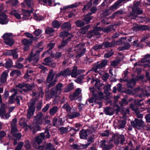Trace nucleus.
Masks as SVG:
<instances>
[{"label":"nucleus","mask_w":150,"mask_h":150,"mask_svg":"<svg viewBox=\"0 0 150 150\" xmlns=\"http://www.w3.org/2000/svg\"><path fill=\"white\" fill-rule=\"evenodd\" d=\"M43 49L41 48L40 50L37 49L36 47L33 48L31 52L30 56L28 58H26L25 61H28L30 62L35 65L38 61L39 56V54L40 52Z\"/></svg>","instance_id":"nucleus-1"},{"label":"nucleus","mask_w":150,"mask_h":150,"mask_svg":"<svg viewBox=\"0 0 150 150\" xmlns=\"http://www.w3.org/2000/svg\"><path fill=\"white\" fill-rule=\"evenodd\" d=\"M107 60H104L99 64L96 65L93 67V69L95 72H98V73L100 75L102 76V79L104 81H106L109 77V75L108 73H105L103 71H100L98 70V69H101L105 66L107 64Z\"/></svg>","instance_id":"nucleus-2"},{"label":"nucleus","mask_w":150,"mask_h":150,"mask_svg":"<svg viewBox=\"0 0 150 150\" xmlns=\"http://www.w3.org/2000/svg\"><path fill=\"white\" fill-rule=\"evenodd\" d=\"M63 87L64 85L62 83H58L55 88H53L51 89L48 97L55 98L62 92Z\"/></svg>","instance_id":"nucleus-3"},{"label":"nucleus","mask_w":150,"mask_h":150,"mask_svg":"<svg viewBox=\"0 0 150 150\" xmlns=\"http://www.w3.org/2000/svg\"><path fill=\"white\" fill-rule=\"evenodd\" d=\"M43 115L42 112H39L35 117L33 120V125L35 126L34 128L35 130H39L40 127L39 125H41L43 123L44 119L43 117Z\"/></svg>","instance_id":"nucleus-4"},{"label":"nucleus","mask_w":150,"mask_h":150,"mask_svg":"<svg viewBox=\"0 0 150 150\" xmlns=\"http://www.w3.org/2000/svg\"><path fill=\"white\" fill-rule=\"evenodd\" d=\"M15 108V107L12 106L9 108V112L6 114L5 107L4 105H2L0 108V116L1 118L8 119L10 116V113Z\"/></svg>","instance_id":"nucleus-5"},{"label":"nucleus","mask_w":150,"mask_h":150,"mask_svg":"<svg viewBox=\"0 0 150 150\" xmlns=\"http://www.w3.org/2000/svg\"><path fill=\"white\" fill-rule=\"evenodd\" d=\"M113 29L112 25H111L104 29L100 27H95L93 29V32H91V35L92 36L93 33L95 34L96 35H100V32L101 31H103L104 32H109Z\"/></svg>","instance_id":"nucleus-6"},{"label":"nucleus","mask_w":150,"mask_h":150,"mask_svg":"<svg viewBox=\"0 0 150 150\" xmlns=\"http://www.w3.org/2000/svg\"><path fill=\"white\" fill-rule=\"evenodd\" d=\"M140 4V3L139 1L134 2V5L132 9V13H130V16H133L134 17H136L137 15L141 14L143 11L141 10L138 7Z\"/></svg>","instance_id":"nucleus-7"},{"label":"nucleus","mask_w":150,"mask_h":150,"mask_svg":"<svg viewBox=\"0 0 150 150\" xmlns=\"http://www.w3.org/2000/svg\"><path fill=\"white\" fill-rule=\"evenodd\" d=\"M125 40V38H122L117 42H115V40L112 41L111 42L106 41L103 43L102 44L103 46H104L105 47H112L117 45L122 44Z\"/></svg>","instance_id":"nucleus-8"},{"label":"nucleus","mask_w":150,"mask_h":150,"mask_svg":"<svg viewBox=\"0 0 150 150\" xmlns=\"http://www.w3.org/2000/svg\"><path fill=\"white\" fill-rule=\"evenodd\" d=\"M13 34L11 33H5L3 36L4 40V42L7 45L10 46L12 45L14 43V41L12 39Z\"/></svg>","instance_id":"nucleus-9"},{"label":"nucleus","mask_w":150,"mask_h":150,"mask_svg":"<svg viewBox=\"0 0 150 150\" xmlns=\"http://www.w3.org/2000/svg\"><path fill=\"white\" fill-rule=\"evenodd\" d=\"M131 125L134 128L140 129L145 126L144 122L141 120L135 119L134 121L131 122Z\"/></svg>","instance_id":"nucleus-10"},{"label":"nucleus","mask_w":150,"mask_h":150,"mask_svg":"<svg viewBox=\"0 0 150 150\" xmlns=\"http://www.w3.org/2000/svg\"><path fill=\"white\" fill-rule=\"evenodd\" d=\"M120 6V4L118 1H116L113 5L109 7L108 9H106L105 10L104 13V15L106 16L109 15L110 13V11H111L112 12L116 10Z\"/></svg>","instance_id":"nucleus-11"},{"label":"nucleus","mask_w":150,"mask_h":150,"mask_svg":"<svg viewBox=\"0 0 150 150\" xmlns=\"http://www.w3.org/2000/svg\"><path fill=\"white\" fill-rule=\"evenodd\" d=\"M91 91L96 102L97 100H100L101 99L103 98V93L102 92H97L94 88H91Z\"/></svg>","instance_id":"nucleus-12"},{"label":"nucleus","mask_w":150,"mask_h":150,"mask_svg":"<svg viewBox=\"0 0 150 150\" xmlns=\"http://www.w3.org/2000/svg\"><path fill=\"white\" fill-rule=\"evenodd\" d=\"M54 74L55 73L53 72V70L51 69L50 70V73L47 79V82L50 83L48 85L49 87H50L54 85L57 82L56 80H54L51 82L54 77Z\"/></svg>","instance_id":"nucleus-13"},{"label":"nucleus","mask_w":150,"mask_h":150,"mask_svg":"<svg viewBox=\"0 0 150 150\" xmlns=\"http://www.w3.org/2000/svg\"><path fill=\"white\" fill-rule=\"evenodd\" d=\"M84 45L82 44H79L75 47V50L76 52V57L77 58L81 57L83 55Z\"/></svg>","instance_id":"nucleus-14"},{"label":"nucleus","mask_w":150,"mask_h":150,"mask_svg":"<svg viewBox=\"0 0 150 150\" xmlns=\"http://www.w3.org/2000/svg\"><path fill=\"white\" fill-rule=\"evenodd\" d=\"M120 139L121 140V143L122 144L125 140L124 136L117 134L114 135L112 136V141H114L115 144H118Z\"/></svg>","instance_id":"nucleus-15"},{"label":"nucleus","mask_w":150,"mask_h":150,"mask_svg":"<svg viewBox=\"0 0 150 150\" xmlns=\"http://www.w3.org/2000/svg\"><path fill=\"white\" fill-rule=\"evenodd\" d=\"M113 146L112 144L108 145L105 140L101 141L100 142V146L103 147V150H109L113 147Z\"/></svg>","instance_id":"nucleus-16"},{"label":"nucleus","mask_w":150,"mask_h":150,"mask_svg":"<svg viewBox=\"0 0 150 150\" xmlns=\"http://www.w3.org/2000/svg\"><path fill=\"white\" fill-rule=\"evenodd\" d=\"M28 106L29 108L28 110L27 117L28 118L30 119L34 114L35 108L33 104H31L30 103H29Z\"/></svg>","instance_id":"nucleus-17"},{"label":"nucleus","mask_w":150,"mask_h":150,"mask_svg":"<svg viewBox=\"0 0 150 150\" xmlns=\"http://www.w3.org/2000/svg\"><path fill=\"white\" fill-rule=\"evenodd\" d=\"M97 10V9L96 7H93L91 9L90 11L92 13H89L88 15H86V16H85V23H89L91 19V18L90 15H91L92 13H95Z\"/></svg>","instance_id":"nucleus-18"},{"label":"nucleus","mask_w":150,"mask_h":150,"mask_svg":"<svg viewBox=\"0 0 150 150\" xmlns=\"http://www.w3.org/2000/svg\"><path fill=\"white\" fill-rule=\"evenodd\" d=\"M0 24H7L9 20L7 18V16L4 13H0Z\"/></svg>","instance_id":"nucleus-19"},{"label":"nucleus","mask_w":150,"mask_h":150,"mask_svg":"<svg viewBox=\"0 0 150 150\" xmlns=\"http://www.w3.org/2000/svg\"><path fill=\"white\" fill-rule=\"evenodd\" d=\"M4 55H12L14 59H17L18 57V54L16 50H10L4 53Z\"/></svg>","instance_id":"nucleus-20"},{"label":"nucleus","mask_w":150,"mask_h":150,"mask_svg":"<svg viewBox=\"0 0 150 150\" xmlns=\"http://www.w3.org/2000/svg\"><path fill=\"white\" fill-rule=\"evenodd\" d=\"M121 82H122V81H125L127 82V86L128 87L132 88L135 85L136 83V80L134 79H132L131 80L128 81V80L126 79H120Z\"/></svg>","instance_id":"nucleus-21"},{"label":"nucleus","mask_w":150,"mask_h":150,"mask_svg":"<svg viewBox=\"0 0 150 150\" xmlns=\"http://www.w3.org/2000/svg\"><path fill=\"white\" fill-rule=\"evenodd\" d=\"M80 4V2H76L71 5L65 6L63 8H61L60 9L61 10L65 11L67 9L76 8Z\"/></svg>","instance_id":"nucleus-22"},{"label":"nucleus","mask_w":150,"mask_h":150,"mask_svg":"<svg viewBox=\"0 0 150 150\" xmlns=\"http://www.w3.org/2000/svg\"><path fill=\"white\" fill-rule=\"evenodd\" d=\"M17 122V120L15 118L13 119L12 121L11 122V126L12 127L11 132L12 133H14L18 131L16 127Z\"/></svg>","instance_id":"nucleus-23"},{"label":"nucleus","mask_w":150,"mask_h":150,"mask_svg":"<svg viewBox=\"0 0 150 150\" xmlns=\"http://www.w3.org/2000/svg\"><path fill=\"white\" fill-rule=\"evenodd\" d=\"M83 72V70H79L77 71V68L76 67H74L72 70V71L71 73V75L72 77H75L78 74H79Z\"/></svg>","instance_id":"nucleus-24"},{"label":"nucleus","mask_w":150,"mask_h":150,"mask_svg":"<svg viewBox=\"0 0 150 150\" xmlns=\"http://www.w3.org/2000/svg\"><path fill=\"white\" fill-rule=\"evenodd\" d=\"M45 137L44 133H41L40 135L36 137L35 140V143L39 144L42 142V140L44 139Z\"/></svg>","instance_id":"nucleus-25"},{"label":"nucleus","mask_w":150,"mask_h":150,"mask_svg":"<svg viewBox=\"0 0 150 150\" xmlns=\"http://www.w3.org/2000/svg\"><path fill=\"white\" fill-rule=\"evenodd\" d=\"M149 46L150 47V43L149 45ZM150 58V54H147L145 55L144 57V58L141 60L140 61L134 64V66H141L142 64H141V63H144L147 61L146 59Z\"/></svg>","instance_id":"nucleus-26"},{"label":"nucleus","mask_w":150,"mask_h":150,"mask_svg":"<svg viewBox=\"0 0 150 150\" xmlns=\"http://www.w3.org/2000/svg\"><path fill=\"white\" fill-rule=\"evenodd\" d=\"M27 121V120L26 119L22 117L20 119L19 124L20 125L27 129L29 127V126L26 123Z\"/></svg>","instance_id":"nucleus-27"},{"label":"nucleus","mask_w":150,"mask_h":150,"mask_svg":"<svg viewBox=\"0 0 150 150\" xmlns=\"http://www.w3.org/2000/svg\"><path fill=\"white\" fill-rule=\"evenodd\" d=\"M22 11L24 13L23 15V19L24 20L28 19L30 14L33 12L32 10H26L22 9Z\"/></svg>","instance_id":"nucleus-28"},{"label":"nucleus","mask_w":150,"mask_h":150,"mask_svg":"<svg viewBox=\"0 0 150 150\" xmlns=\"http://www.w3.org/2000/svg\"><path fill=\"white\" fill-rule=\"evenodd\" d=\"M104 112L106 115H110L114 114V110L111 108L107 107L105 108Z\"/></svg>","instance_id":"nucleus-29"},{"label":"nucleus","mask_w":150,"mask_h":150,"mask_svg":"<svg viewBox=\"0 0 150 150\" xmlns=\"http://www.w3.org/2000/svg\"><path fill=\"white\" fill-rule=\"evenodd\" d=\"M67 115L69 118L72 119L79 116L80 114L76 112H74L69 113Z\"/></svg>","instance_id":"nucleus-30"},{"label":"nucleus","mask_w":150,"mask_h":150,"mask_svg":"<svg viewBox=\"0 0 150 150\" xmlns=\"http://www.w3.org/2000/svg\"><path fill=\"white\" fill-rule=\"evenodd\" d=\"M71 127H68L67 128L61 127L59 129V130L60 132L62 134H64L67 133L69 130H71Z\"/></svg>","instance_id":"nucleus-31"},{"label":"nucleus","mask_w":150,"mask_h":150,"mask_svg":"<svg viewBox=\"0 0 150 150\" xmlns=\"http://www.w3.org/2000/svg\"><path fill=\"white\" fill-rule=\"evenodd\" d=\"M10 13L11 15H13L18 19H20L21 18V14L17 10H13Z\"/></svg>","instance_id":"nucleus-32"},{"label":"nucleus","mask_w":150,"mask_h":150,"mask_svg":"<svg viewBox=\"0 0 150 150\" xmlns=\"http://www.w3.org/2000/svg\"><path fill=\"white\" fill-rule=\"evenodd\" d=\"M70 146L74 149H77L80 150L81 149H83L84 148V145H77L74 144L71 145Z\"/></svg>","instance_id":"nucleus-33"},{"label":"nucleus","mask_w":150,"mask_h":150,"mask_svg":"<svg viewBox=\"0 0 150 150\" xmlns=\"http://www.w3.org/2000/svg\"><path fill=\"white\" fill-rule=\"evenodd\" d=\"M21 74V73L18 70H15L13 71L10 73L11 76H19Z\"/></svg>","instance_id":"nucleus-34"},{"label":"nucleus","mask_w":150,"mask_h":150,"mask_svg":"<svg viewBox=\"0 0 150 150\" xmlns=\"http://www.w3.org/2000/svg\"><path fill=\"white\" fill-rule=\"evenodd\" d=\"M7 76V73H6V71H4L1 77V82L2 83H4L6 82Z\"/></svg>","instance_id":"nucleus-35"},{"label":"nucleus","mask_w":150,"mask_h":150,"mask_svg":"<svg viewBox=\"0 0 150 150\" xmlns=\"http://www.w3.org/2000/svg\"><path fill=\"white\" fill-rule=\"evenodd\" d=\"M23 44L24 45L30 46L32 43V40L30 39H24L22 41Z\"/></svg>","instance_id":"nucleus-36"},{"label":"nucleus","mask_w":150,"mask_h":150,"mask_svg":"<svg viewBox=\"0 0 150 150\" xmlns=\"http://www.w3.org/2000/svg\"><path fill=\"white\" fill-rule=\"evenodd\" d=\"M44 93L41 88L40 89V91L39 93H33L32 95L33 96H38L39 97L42 98L44 96Z\"/></svg>","instance_id":"nucleus-37"},{"label":"nucleus","mask_w":150,"mask_h":150,"mask_svg":"<svg viewBox=\"0 0 150 150\" xmlns=\"http://www.w3.org/2000/svg\"><path fill=\"white\" fill-rule=\"evenodd\" d=\"M74 88V85L72 83H71L69 85L65 88L64 91L66 92H69Z\"/></svg>","instance_id":"nucleus-38"},{"label":"nucleus","mask_w":150,"mask_h":150,"mask_svg":"<svg viewBox=\"0 0 150 150\" xmlns=\"http://www.w3.org/2000/svg\"><path fill=\"white\" fill-rule=\"evenodd\" d=\"M61 72H62V76H64L70 75L71 73V71L68 69H64Z\"/></svg>","instance_id":"nucleus-39"},{"label":"nucleus","mask_w":150,"mask_h":150,"mask_svg":"<svg viewBox=\"0 0 150 150\" xmlns=\"http://www.w3.org/2000/svg\"><path fill=\"white\" fill-rule=\"evenodd\" d=\"M126 123L125 120H120L118 121V129L123 128L124 127Z\"/></svg>","instance_id":"nucleus-40"},{"label":"nucleus","mask_w":150,"mask_h":150,"mask_svg":"<svg viewBox=\"0 0 150 150\" xmlns=\"http://www.w3.org/2000/svg\"><path fill=\"white\" fill-rule=\"evenodd\" d=\"M62 28V29L66 28L69 30L71 28V25L69 22H66L63 25Z\"/></svg>","instance_id":"nucleus-41"},{"label":"nucleus","mask_w":150,"mask_h":150,"mask_svg":"<svg viewBox=\"0 0 150 150\" xmlns=\"http://www.w3.org/2000/svg\"><path fill=\"white\" fill-rule=\"evenodd\" d=\"M58 108L57 107H54L50 110V113L51 115H54L57 111Z\"/></svg>","instance_id":"nucleus-42"},{"label":"nucleus","mask_w":150,"mask_h":150,"mask_svg":"<svg viewBox=\"0 0 150 150\" xmlns=\"http://www.w3.org/2000/svg\"><path fill=\"white\" fill-rule=\"evenodd\" d=\"M25 84H19L17 86V89L19 92H22L23 91V88H25Z\"/></svg>","instance_id":"nucleus-43"},{"label":"nucleus","mask_w":150,"mask_h":150,"mask_svg":"<svg viewBox=\"0 0 150 150\" xmlns=\"http://www.w3.org/2000/svg\"><path fill=\"white\" fill-rule=\"evenodd\" d=\"M32 86L29 84H25V88H23V91L26 92L32 89Z\"/></svg>","instance_id":"nucleus-44"},{"label":"nucleus","mask_w":150,"mask_h":150,"mask_svg":"<svg viewBox=\"0 0 150 150\" xmlns=\"http://www.w3.org/2000/svg\"><path fill=\"white\" fill-rule=\"evenodd\" d=\"M76 24L77 26L80 27H81L83 26H84V22L83 21L80 20L77 21L76 22Z\"/></svg>","instance_id":"nucleus-45"},{"label":"nucleus","mask_w":150,"mask_h":150,"mask_svg":"<svg viewBox=\"0 0 150 150\" xmlns=\"http://www.w3.org/2000/svg\"><path fill=\"white\" fill-rule=\"evenodd\" d=\"M23 145V142H20L18 143L17 146L15 148V150H21Z\"/></svg>","instance_id":"nucleus-46"},{"label":"nucleus","mask_w":150,"mask_h":150,"mask_svg":"<svg viewBox=\"0 0 150 150\" xmlns=\"http://www.w3.org/2000/svg\"><path fill=\"white\" fill-rule=\"evenodd\" d=\"M52 25L55 28H58L60 27V24L58 21H55L52 22Z\"/></svg>","instance_id":"nucleus-47"},{"label":"nucleus","mask_w":150,"mask_h":150,"mask_svg":"<svg viewBox=\"0 0 150 150\" xmlns=\"http://www.w3.org/2000/svg\"><path fill=\"white\" fill-rule=\"evenodd\" d=\"M46 149L48 150H56L52 144L51 143L48 144L46 145Z\"/></svg>","instance_id":"nucleus-48"},{"label":"nucleus","mask_w":150,"mask_h":150,"mask_svg":"<svg viewBox=\"0 0 150 150\" xmlns=\"http://www.w3.org/2000/svg\"><path fill=\"white\" fill-rule=\"evenodd\" d=\"M125 47H121L119 48V49L120 50H123L127 49L129 48L130 47V45L129 44L127 43H125Z\"/></svg>","instance_id":"nucleus-49"},{"label":"nucleus","mask_w":150,"mask_h":150,"mask_svg":"<svg viewBox=\"0 0 150 150\" xmlns=\"http://www.w3.org/2000/svg\"><path fill=\"white\" fill-rule=\"evenodd\" d=\"M67 112H69L71 109V107L67 104H64L62 107Z\"/></svg>","instance_id":"nucleus-50"},{"label":"nucleus","mask_w":150,"mask_h":150,"mask_svg":"<svg viewBox=\"0 0 150 150\" xmlns=\"http://www.w3.org/2000/svg\"><path fill=\"white\" fill-rule=\"evenodd\" d=\"M45 31L47 34H50L54 32V30L52 28L48 27L46 29Z\"/></svg>","instance_id":"nucleus-51"},{"label":"nucleus","mask_w":150,"mask_h":150,"mask_svg":"<svg viewBox=\"0 0 150 150\" xmlns=\"http://www.w3.org/2000/svg\"><path fill=\"white\" fill-rule=\"evenodd\" d=\"M39 1L40 2H42L49 6H50L52 3L51 0H39Z\"/></svg>","instance_id":"nucleus-52"},{"label":"nucleus","mask_w":150,"mask_h":150,"mask_svg":"<svg viewBox=\"0 0 150 150\" xmlns=\"http://www.w3.org/2000/svg\"><path fill=\"white\" fill-rule=\"evenodd\" d=\"M122 13V12L121 11H117L114 12L112 15L111 16V18H114L116 16H117L120 14Z\"/></svg>","instance_id":"nucleus-53"},{"label":"nucleus","mask_w":150,"mask_h":150,"mask_svg":"<svg viewBox=\"0 0 150 150\" xmlns=\"http://www.w3.org/2000/svg\"><path fill=\"white\" fill-rule=\"evenodd\" d=\"M14 67L15 68H16L21 69L23 67V65L22 64L20 63L18 61H17Z\"/></svg>","instance_id":"nucleus-54"},{"label":"nucleus","mask_w":150,"mask_h":150,"mask_svg":"<svg viewBox=\"0 0 150 150\" xmlns=\"http://www.w3.org/2000/svg\"><path fill=\"white\" fill-rule=\"evenodd\" d=\"M69 34V33L67 31H64L62 32L60 34L61 37L64 38L65 37L67 36Z\"/></svg>","instance_id":"nucleus-55"},{"label":"nucleus","mask_w":150,"mask_h":150,"mask_svg":"<svg viewBox=\"0 0 150 150\" xmlns=\"http://www.w3.org/2000/svg\"><path fill=\"white\" fill-rule=\"evenodd\" d=\"M16 92H15L14 94L12 95L10 97L9 101V102L11 103H12L13 102V100L14 99V97L15 96L16 94Z\"/></svg>","instance_id":"nucleus-56"},{"label":"nucleus","mask_w":150,"mask_h":150,"mask_svg":"<svg viewBox=\"0 0 150 150\" xmlns=\"http://www.w3.org/2000/svg\"><path fill=\"white\" fill-rule=\"evenodd\" d=\"M87 141L89 142V143L87 144H85V147H87L94 140V139L92 137H88L87 139Z\"/></svg>","instance_id":"nucleus-57"},{"label":"nucleus","mask_w":150,"mask_h":150,"mask_svg":"<svg viewBox=\"0 0 150 150\" xmlns=\"http://www.w3.org/2000/svg\"><path fill=\"white\" fill-rule=\"evenodd\" d=\"M113 54V52H112V51L109 52L105 54L104 57L106 58H109L112 56Z\"/></svg>","instance_id":"nucleus-58"},{"label":"nucleus","mask_w":150,"mask_h":150,"mask_svg":"<svg viewBox=\"0 0 150 150\" xmlns=\"http://www.w3.org/2000/svg\"><path fill=\"white\" fill-rule=\"evenodd\" d=\"M127 103V102L126 100L125 99H123L121 102H119L120 106H122L125 105H126Z\"/></svg>","instance_id":"nucleus-59"},{"label":"nucleus","mask_w":150,"mask_h":150,"mask_svg":"<svg viewBox=\"0 0 150 150\" xmlns=\"http://www.w3.org/2000/svg\"><path fill=\"white\" fill-rule=\"evenodd\" d=\"M103 45H97L93 47V49L95 50H99L100 49L102 48L103 47Z\"/></svg>","instance_id":"nucleus-60"},{"label":"nucleus","mask_w":150,"mask_h":150,"mask_svg":"<svg viewBox=\"0 0 150 150\" xmlns=\"http://www.w3.org/2000/svg\"><path fill=\"white\" fill-rule=\"evenodd\" d=\"M137 28L139 30H144L147 29L148 28V27L146 25H141L138 26Z\"/></svg>","instance_id":"nucleus-61"},{"label":"nucleus","mask_w":150,"mask_h":150,"mask_svg":"<svg viewBox=\"0 0 150 150\" xmlns=\"http://www.w3.org/2000/svg\"><path fill=\"white\" fill-rule=\"evenodd\" d=\"M25 34L26 37L32 39L33 40H36V38L35 37H34L31 34L28 33H25Z\"/></svg>","instance_id":"nucleus-62"},{"label":"nucleus","mask_w":150,"mask_h":150,"mask_svg":"<svg viewBox=\"0 0 150 150\" xmlns=\"http://www.w3.org/2000/svg\"><path fill=\"white\" fill-rule=\"evenodd\" d=\"M80 137L81 139H84V129L81 130L79 133Z\"/></svg>","instance_id":"nucleus-63"},{"label":"nucleus","mask_w":150,"mask_h":150,"mask_svg":"<svg viewBox=\"0 0 150 150\" xmlns=\"http://www.w3.org/2000/svg\"><path fill=\"white\" fill-rule=\"evenodd\" d=\"M44 61L45 62V65H47L51 63V59L50 57H47L45 59Z\"/></svg>","instance_id":"nucleus-64"}]
</instances>
